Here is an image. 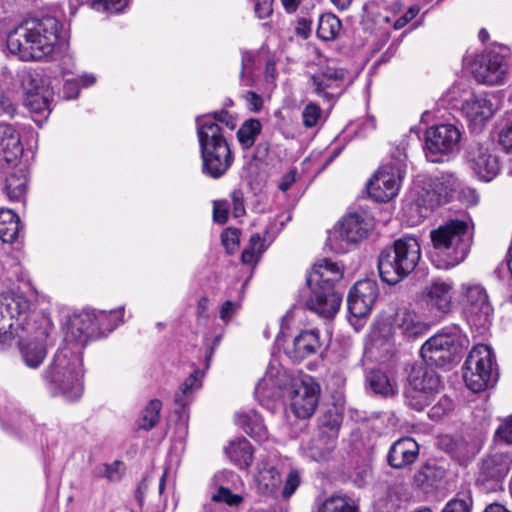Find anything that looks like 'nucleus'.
I'll return each instance as SVG.
<instances>
[{
    "mask_svg": "<svg viewBox=\"0 0 512 512\" xmlns=\"http://www.w3.org/2000/svg\"><path fill=\"white\" fill-rule=\"evenodd\" d=\"M320 348L319 334L315 330H303L287 345L285 352L293 361H301L314 354Z\"/></svg>",
    "mask_w": 512,
    "mask_h": 512,
    "instance_id": "nucleus-26",
    "label": "nucleus"
},
{
    "mask_svg": "<svg viewBox=\"0 0 512 512\" xmlns=\"http://www.w3.org/2000/svg\"><path fill=\"white\" fill-rule=\"evenodd\" d=\"M19 217L11 209H0V239L5 243L14 242L19 235Z\"/></svg>",
    "mask_w": 512,
    "mask_h": 512,
    "instance_id": "nucleus-37",
    "label": "nucleus"
},
{
    "mask_svg": "<svg viewBox=\"0 0 512 512\" xmlns=\"http://www.w3.org/2000/svg\"><path fill=\"white\" fill-rule=\"evenodd\" d=\"M60 27L54 17L26 21L9 33L7 48L23 61L41 60L54 51Z\"/></svg>",
    "mask_w": 512,
    "mask_h": 512,
    "instance_id": "nucleus-1",
    "label": "nucleus"
},
{
    "mask_svg": "<svg viewBox=\"0 0 512 512\" xmlns=\"http://www.w3.org/2000/svg\"><path fill=\"white\" fill-rule=\"evenodd\" d=\"M198 370L191 373L182 383L179 392L175 394L174 400L177 404L185 406L191 393L201 386Z\"/></svg>",
    "mask_w": 512,
    "mask_h": 512,
    "instance_id": "nucleus-46",
    "label": "nucleus"
},
{
    "mask_svg": "<svg viewBox=\"0 0 512 512\" xmlns=\"http://www.w3.org/2000/svg\"><path fill=\"white\" fill-rule=\"evenodd\" d=\"M418 455V443L411 437H404L392 444L387 455V461L394 469H404L413 464Z\"/></svg>",
    "mask_w": 512,
    "mask_h": 512,
    "instance_id": "nucleus-25",
    "label": "nucleus"
},
{
    "mask_svg": "<svg viewBox=\"0 0 512 512\" xmlns=\"http://www.w3.org/2000/svg\"><path fill=\"white\" fill-rule=\"evenodd\" d=\"M378 296L377 283L370 279L355 283L347 298L348 310L355 318L366 317Z\"/></svg>",
    "mask_w": 512,
    "mask_h": 512,
    "instance_id": "nucleus-20",
    "label": "nucleus"
},
{
    "mask_svg": "<svg viewBox=\"0 0 512 512\" xmlns=\"http://www.w3.org/2000/svg\"><path fill=\"white\" fill-rule=\"evenodd\" d=\"M124 308L107 311H82L71 315L64 328V345L72 349L83 347L90 339L100 336L106 331H112L123 322Z\"/></svg>",
    "mask_w": 512,
    "mask_h": 512,
    "instance_id": "nucleus-5",
    "label": "nucleus"
},
{
    "mask_svg": "<svg viewBox=\"0 0 512 512\" xmlns=\"http://www.w3.org/2000/svg\"><path fill=\"white\" fill-rule=\"evenodd\" d=\"M317 512H358V507L348 496L333 495L323 501Z\"/></svg>",
    "mask_w": 512,
    "mask_h": 512,
    "instance_id": "nucleus-40",
    "label": "nucleus"
},
{
    "mask_svg": "<svg viewBox=\"0 0 512 512\" xmlns=\"http://www.w3.org/2000/svg\"><path fill=\"white\" fill-rule=\"evenodd\" d=\"M198 118H210L214 123L218 124L220 128V125H224L229 130H233L237 125L236 119L224 110L215 112L213 115L199 116Z\"/></svg>",
    "mask_w": 512,
    "mask_h": 512,
    "instance_id": "nucleus-49",
    "label": "nucleus"
},
{
    "mask_svg": "<svg viewBox=\"0 0 512 512\" xmlns=\"http://www.w3.org/2000/svg\"><path fill=\"white\" fill-rule=\"evenodd\" d=\"M345 70L328 66L310 76L313 92L326 101H334L344 90Z\"/></svg>",
    "mask_w": 512,
    "mask_h": 512,
    "instance_id": "nucleus-18",
    "label": "nucleus"
},
{
    "mask_svg": "<svg viewBox=\"0 0 512 512\" xmlns=\"http://www.w3.org/2000/svg\"><path fill=\"white\" fill-rule=\"evenodd\" d=\"M23 145L16 129L7 123H0V170L9 172L10 169L21 165Z\"/></svg>",
    "mask_w": 512,
    "mask_h": 512,
    "instance_id": "nucleus-19",
    "label": "nucleus"
},
{
    "mask_svg": "<svg viewBox=\"0 0 512 512\" xmlns=\"http://www.w3.org/2000/svg\"><path fill=\"white\" fill-rule=\"evenodd\" d=\"M91 5L96 11L119 12L125 7L126 0H93Z\"/></svg>",
    "mask_w": 512,
    "mask_h": 512,
    "instance_id": "nucleus-50",
    "label": "nucleus"
},
{
    "mask_svg": "<svg viewBox=\"0 0 512 512\" xmlns=\"http://www.w3.org/2000/svg\"><path fill=\"white\" fill-rule=\"evenodd\" d=\"M30 304L22 295L7 294L0 298V341L22 337L28 322Z\"/></svg>",
    "mask_w": 512,
    "mask_h": 512,
    "instance_id": "nucleus-12",
    "label": "nucleus"
},
{
    "mask_svg": "<svg viewBox=\"0 0 512 512\" xmlns=\"http://www.w3.org/2000/svg\"><path fill=\"white\" fill-rule=\"evenodd\" d=\"M420 258L421 247L417 238L411 236L399 238L379 255L380 278L389 285H395L416 268Z\"/></svg>",
    "mask_w": 512,
    "mask_h": 512,
    "instance_id": "nucleus-7",
    "label": "nucleus"
},
{
    "mask_svg": "<svg viewBox=\"0 0 512 512\" xmlns=\"http://www.w3.org/2000/svg\"><path fill=\"white\" fill-rule=\"evenodd\" d=\"M233 202V213L235 217H241L245 214L243 195L241 191L235 190L231 193Z\"/></svg>",
    "mask_w": 512,
    "mask_h": 512,
    "instance_id": "nucleus-61",
    "label": "nucleus"
},
{
    "mask_svg": "<svg viewBox=\"0 0 512 512\" xmlns=\"http://www.w3.org/2000/svg\"><path fill=\"white\" fill-rule=\"evenodd\" d=\"M201 148L202 171L213 179L223 176L233 162L231 149L222 128L210 118H196Z\"/></svg>",
    "mask_w": 512,
    "mask_h": 512,
    "instance_id": "nucleus-6",
    "label": "nucleus"
},
{
    "mask_svg": "<svg viewBox=\"0 0 512 512\" xmlns=\"http://www.w3.org/2000/svg\"><path fill=\"white\" fill-rule=\"evenodd\" d=\"M343 277V268L328 259L318 261L309 274L307 283L311 295L306 301V307L324 318L333 317L339 310L342 293L335 290L334 285Z\"/></svg>",
    "mask_w": 512,
    "mask_h": 512,
    "instance_id": "nucleus-3",
    "label": "nucleus"
},
{
    "mask_svg": "<svg viewBox=\"0 0 512 512\" xmlns=\"http://www.w3.org/2000/svg\"><path fill=\"white\" fill-rule=\"evenodd\" d=\"M342 422V415L336 408L329 409L321 417V424L323 427L328 428L331 434L328 437L336 439L337 430Z\"/></svg>",
    "mask_w": 512,
    "mask_h": 512,
    "instance_id": "nucleus-47",
    "label": "nucleus"
},
{
    "mask_svg": "<svg viewBox=\"0 0 512 512\" xmlns=\"http://www.w3.org/2000/svg\"><path fill=\"white\" fill-rule=\"evenodd\" d=\"M471 499H452L444 507L442 512H471Z\"/></svg>",
    "mask_w": 512,
    "mask_h": 512,
    "instance_id": "nucleus-54",
    "label": "nucleus"
},
{
    "mask_svg": "<svg viewBox=\"0 0 512 512\" xmlns=\"http://www.w3.org/2000/svg\"><path fill=\"white\" fill-rule=\"evenodd\" d=\"M414 381L420 382L419 388L426 392H431L433 395L438 394L442 388L440 378L433 369L424 367L413 368L408 384L413 386Z\"/></svg>",
    "mask_w": 512,
    "mask_h": 512,
    "instance_id": "nucleus-34",
    "label": "nucleus"
},
{
    "mask_svg": "<svg viewBox=\"0 0 512 512\" xmlns=\"http://www.w3.org/2000/svg\"><path fill=\"white\" fill-rule=\"evenodd\" d=\"M322 114L321 108L314 102H309L302 111V121L306 128L316 126Z\"/></svg>",
    "mask_w": 512,
    "mask_h": 512,
    "instance_id": "nucleus-48",
    "label": "nucleus"
},
{
    "mask_svg": "<svg viewBox=\"0 0 512 512\" xmlns=\"http://www.w3.org/2000/svg\"><path fill=\"white\" fill-rule=\"evenodd\" d=\"M262 125L257 119L245 121L237 131V139L243 149L251 148L257 136L260 134Z\"/></svg>",
    "mask_w": 512,
    "mask_h": 512,
    "instance_id": "nucleus-41",
    "label": "nucleus"
},
{
    "mask_svg": "<svg viewBox=\"0 0 512 512\" xmlns=\"http://www.w3.org/2000/svg\"><path fill=\"white\" fill-rule=\"evenodd\" d=\"M435 475L434 468L430 465L421 466L414 475V482L418 487L431 485V481Z\"/></svg>",
    "mask_w": 512,
    "mask_h": 512,
    "instance_id": "nucleus-51",
    "label": "nucleus"
},
{
    "mask_svg": "<svg viewBox=\"0 0 512 512\" xmlns=\"http://www.w3.org/2000/svg\"><path fill=\"white\" fill-rule=\"evenodd\" d=\"M466 339L457 327L443 329L421 347V357L427 365L445 367L452 363Z\"/></svg>",
    "mask_w": 512,
    "mask_h": 512,
    "instance_id": "nucleus-9",
    "label": "nucleus"
},
{
    "mask_svg": "<svg viewBox=\"0 0 512 512\" xmlns=\"http://www.w3.org/2000/svg\"><path fill=\"white\" fill-rule=\"evenodd\" d=\"M495 357L492 349L479 344L470 351L464 365L463 378L473 392L485 390L495 381Z\"/></svg>",
    "mask_w": 512,
    "mask_h": 512,
    "instance_id": "nucleus-10",
    "label": "nucleus"
},
{
    "mask_svg": "<svg viewBox=\"0 0 512 512\" xmlns=\"http://www.w3.org/2000/svg\"><path fill=\"white\" fill-rule=\"evenodd\" d=\"M499 143L505 150L512 153V121L500 131Z\"/></svg>",
    "mask_w": 512,
    "mask_h": 512,
    "instance_id": "nucleus-57",
    "label": "nucleus"
},
{
    "mask_svg": "<svg viewBox=\"0 0 512 512\" xmlns=\"http://www.w3.org/2000/svg\"><path fill=\"white\" fill-rule=\"evenodd\" d=\"M406 155L399 152L396 159L383 164L368 182L369 196L377 202H387L399 192L401 180L406 168Z\"/></svg>",
    "mask_w": 512,
    "mask_h": 512,
    "instance_id": "nucleus-11",
    "label": "nucleus"
},
{
    "mask_svg": "<svg viewBox=\"0 0 512 512\" xmlns=\"http://www.w3.org/2000/svg\"><path fill=\"white\" fill-rule=\"evenodd\" d=\"M222 243L228 253L233 254L239 245V232L237 229H226L222 235Z\"/></svg>",
    "mask_w": 512,
    "mask_h": 512,
    "instance_id": "nucleus-52",
    "label": "nucleus"
},
{
    "mask_svg": "<svg viewBox=\"0 0 512 512\" xmlns=\"http://www.w3.org/2000/svg\"><path fill=\"white\" fill-rule=\"evenodd\" d=\"M395 328L405 337L414 338L426 331V325L413 311L401 309L396 313L394 320Z\"/></svg>",
    "mask_w": 512,
    "mask_h": 512,
    "instance_id": "nucleus-30",
    "label": "nucleus"
},
{
    "mask_svg": "<svg viewBox=\"0 0 512 512\" xmlns=\"http://www.w3.org/2000/svg\"><path fill=\"white\" fill-rule=\"evenodd\" d=\"M419 11H420V9L418 6L410 7L404 13V15H402L395 21V23H394L395 29H400V28L404 27L407 23H409L412 19H414L418 15Z\"/></svg>",
    "mask_w": 512,
    "mask_h": 512,
    "instance_id": "nucleus-62",
    "label": "nucleus"
},
{
    "mask_svg": "<svg viewBox=\"0 0 512 512\" xmlns=\"http://www.w3.org/2000/svg\"><path fill=\"white\" fill-rule=\"evenodd\" d=\"M161 409L162 403L159 400H151L141 412L138 419V427L144 430L154 428L159 422Z\"/></svg>",
    "mask_w": 512,
    "mask_h": 512,
    "instance_id": "nucleus-42",
    "label": "nucleus"
},
{
    "mask_svg": "<svg viewBox=\"0 0 512 512\" xmlns=\"http://www.w3.org/2000/svg\"><path fill=\"white\" fill-rule=\"evenodd\" d=\"M460 130L453 124L430 127L425 134V155L428 161L442 162L444 157L459 151Z\"/></svg>",
    "mask_w": 512,
    "mask_h": 512,
    "instance_id": "nucleus-15",
    "label": "nucleus"
},
{
    "mask_svg": "<svg viewBox=\"0 0 512 512\" xmlns=\"http://www.w3.org/2000/svg\"><path fill=\"white\" fill-rule=\"evenodd\" d=\"M373 227V219L365 212L350 213L340 223L339 237L347 244H355L367 238Z\"/></svg>",
    "mask_w": 512,
    "mask_h": 512,
    "instance_id": "nucleus-24",
    "label": "nucleus"
},
{
    "mask_svg": "<svg viewBox=\"0 0 512 512\" xmlns=\"http://www.w3.org/2000/svg\"><path fill=\"white\" fill-rule=\"evenodd\" d=\"M0 173L5 177V189L9 199L20 200L26 192L27 173L25 167L21 164L10 169L9 172L0 170Z\"/></svg>",
    "mask_w": 512,
    "mask_h": 512,
    "instance_id": "nucleus-28",
    "label": "nucleus"
},
{
    "mask_svg": "<svg viewBox=\"0 0 512 512\" xmlns=\"http://www.w3.org/2000/svg\"><path fill=\"white\" fill-rule=\"evenodd\" d=\"M466 158L469 168L481 181L493 180L500 171L498 158L482 145L470 146Z\"/></svg>",
    "mask_w": 512,
    "mask_h": 512,
    "instance_id": "nucleus-21",
    "label": "nucleus"
},
{
    "mask_svg": "<svg viewBox=\"0 0 512 512\" xmlns=\"http://www.w3.org/2000/svg\"><path fill=\"white\" fill-rule=\"evenodd\" d=\"M450 100L455 102L467 120L474 124L480 125L487 121L494 114V107L491 101L484 93H475L472 89L462 83L453 85L448 92Z\"/></svg>",
    "mask_w": 512,
    "mask_h": 512,
    "instance_id": "nucleus-13",
    "label": "nucleus"
},
{
    "mask_svg": "<svg viewBox=\"0 0 512 512\" xmlns=\"http://www.w3.org/2000/svg\"><path fill=\"white\" fill-rule=\"evenodd\" d=\"M243 498L239 494H233L228 488L220 487L208 504L204 507V512H230L225 504L232 507L242 502Z\"/></svg>",
    "mask_w": 512,
    "mask_h": 512,
    "instance_id": "nucleus-35",
    "label": "nucleus"
},
{
    "mask_svg": "<svg viewBox=\"0 0 512 512\" xmlns=\"http://www.w3.org/2000/svg\"><path fill=\"white\" fill-rule=\"evenodd\" d=\"M508 473L507 463L500 455L488 456L482 461L479 479L482 481H500Z\"/></svg>",
    "mask_w": 512,
    "mask_h": 512,
    "instance_id": "nucleus-33",
    "label": "nucleus"
},
{
    "mask_svg": "<svg viewBox=\"0 0 512 512\" xmlns=\"http://www.w3.org/2000/svg\"><path fill=\"white\" fill-rule=\"evenodd\" d=\"M366 381L375 394L383 397L394 396L398 391L396 382L380 370H372L367 374Z\"/></svg>",
    "mask_w": 512,
    "mask_h": 512,
    "instance_id": "nucleus-36",
    "label": "nucleus"
},
{
    "mask_svg": "<svg viewBox=\"0 0 512 512\" xmlns=\"http://www.w3.org/2000/svg\"><path fill=\"white\" fill-rule=\"evenodd\" d=\"M300 484V477L297 472L291 471L286 479L282 495L284 498H289L297 489Z\"/></svg>",
    "mask_w": 512,
    "mask_h": 512,
    "instance_id": "nucleus-56",
    "label": "nucleus"
},
{
    "mask_svg": "<svg viewBox=\"0 0 512 512\" xmlns=\"http://www.w3.org/2000/svg\"><path fill=\"white\" fill-rule=\"evenodd\" d=\"M495 437L505 443L512 444V416L501 423L495 432Z\"/></svg>",
    "mask_w": 512,
    "mask_h": 512,
    "instance_id": "nucleus-55",
    "label": "nucleus"
},
{
    "mask_svg": "<svg viewBox=\"0 0 512 512\" xmlns=\"http://www.w3.org/2000/svg\"><path fill=\"white\" fill-rule=\"evenodd\" d=\"M340 29V20L332 14H325L319 19L317 35L325 41L333 40L338 35Z\"/></svg>",
    "mask_w": 512,
    "mask_h": 512,
    "instance_id": "nucleus-43",
    "label": "nucleus"
},
{
    "mask_svg": "<svg viewBox=\"0 0 512 512\" xmlns=\"http://www.w3.org/2000/svg\"><path fill=\"white\" fill-rule=\"evenodd\" d=\"M83 376L82 352L69 345L57 350L45 372L53 393L71 401L79 399L83 393Z\"/></svg>",
    "mask_w": 512,
    "mask_h": 512,
    "instance_id": "nucleus-4",
    "label": "nucleus"
},
{
    "mask_svg": "<svg viewBox=\"0 0 512 512\" xmlns=\"http://www.w3.org/2000/svg\"><path fill=\"white\" fill-rule=\"evenodd\" d=\"M273 0H256L255 13L260 19L267 18L271 15Z\"/></svg>",
    "mask_w": 512,
    "mask_h": 512,
    "instance_id": "nucleus-59",
    "label": "nucleus"
},
{
    "mask_svg": "<svg viewBox=\"0 0 512 512\" xmlns=\"http://www.w3.org/2000/svg\"><path fill=\"white\" fill-rule=\"evenodd\" d=\"M248 108L253 112H259L263 106V99L261 96L253 91H248L244 96Z\"/></svg>",
    "mask_w": 512,
    "mask_h": 512,
    "instance_id": "nucleus-60",
    "label": "nucleus"
},
{
    "mask_svg": "<svg viewBox=\"0 0 512 512\" xmlns=\"http://www.w3.org/2000/svg\"><path fill=\"white\" fill-rule=\"evenodd\" d=\"M225 453L230 461L240 469H246L252 463L253 448L245 438L232 440L225 448Z\"/></svg>",
    "mask_w": 512,
    "mask_h": 512,
    "instance_id": "nucleus-31",
    "label": "nucleus"
},
{
    "mask_svg": "<svg viewBox=\"0 0 512 512\" xmlns=\"http://www.w3.org/2000/svg\"><path fill=\"white\" fill-rule=\"evenodd\" d=\"M24 105L34 113L49 114L50 104L48 99V91L43 88H35L28 90L25 94Z\"/></svg>",
    "mask_w": 512,
    "mask_h": 512,
    "instance_id": "nucleus-39",
    "label": "nucleus"
},
{
    "mask_svg": "<svg viewBox=\"0 0 512 512\" xmlns=\"http://www.w3.org/2000/svg\"><path fill=\"white\" fill-rule=\"evenodd\" d=\"M255 482L265 494H272L280 487L281 477L271 459L262 457L258 461Z\"/></svg>",
    "mask_w": 512,
    "mask_h": 512,
    "instance_id": "nucleus-27",
    "label": "nucleus"
},
{
    "mask_svg": "<svg viewBox=\"0 0 512 512\" xmlns=\"http://www.w3.org/2000/svg\"><path fill=\"white\" fill-rule=\"evenodd\" d=\"M460 186L459 179L453 173L445 172L438 176L434 183L435 192L440 198L446 199Z\"/></svg>",
    "mask_w": 512,
    "mask_h": 512,
    "instance_id": "nucleus-44",
    "label": "nucleus"
},
{
    "mask_svg": "<svg viewBox=\"0 0 512 512\" xmlns=\"http://www.w3.org/2000/svg\"><path fill=\"white\" fill-rule=\"evenodd\" d=\"M420 385V382L414 381L413 386L408 384L405 390L406 404L416 411L424 410L435 397L431 392L419 388Z\"/></svg>",
    "mask_w": 512,
    "mask_h": 512,
    "instance_id": "nucleus-38",
    "label": "nucleus"
},
{
    "mask_svg": "<svg viewBox=\"0 0 512 512\" xmlns=\"http://www.w3.org/2000/svg\"><path fill=\"white\" fill-rule=\"evenodd\" d=\"M509 58L510 52L505 47L482 54L473 69L475 79L490 86L504 84L511 70Z\"/></svg>",
    "mask_w": 512,
    "mask_h": 512,
    "instance_id": "nucleus-14",
    "label": "nucleus"
},
{
    "mask_svg": "<svg viewBox=\"0 0 512 512\" xmlns=\"http://www.w3.org/2000/svg\"><path fill=\"white\" fill-rule=\"evenodd\" d=\"M454 285L450 280L434 279L426 286L423 295L431 310L446 315L452 312Z\"/></svg>",
    "mask_w": 512,
    "mask_h": 512,
    "instance_id": "nucleus-23",
    "label": "nucleus"
},
{
    "mask_svg": "<svg viewBox=\"0 0 512 512\" xmlns=\"http://www.w3.org/2000/svg\"><path fill=\"white\" fill-rule=\"evenodd\" d=\"M453 407V403L450 398L442 397L439 402L434 405L430 410V415L432 417H440L445 414L447 411H450Z\"/></svg>",
    "mask_w": 512,
    "mask_h": 512,
    "instance_id": "nucleus-58",
    "label": "nucleus"
},
{
    "mask_svg": "<svg viewBox=\"0 0 512 512\" xmlns=\"http://www.w3.org/2000/svg\"><path fill=\"white\" fill-rule=\"evenodd\" d=\"M320 394L319 385L310 376L293 381L289 392L290 406L298 418H309L315 412Z\"/></svg>",
    "mask_w": 512,
    "mask_h": 512,
    "instance_id": "nucleus-17",
    "label": "nucleus"
},
{
    "mask_svg": "<svg viewBox=\"0 0 512 512\" xmlns=\"http://www.w3.org/2000/svg\"><path fill=\"white\" fill-rule=\"evenodd\" d=\"M435 254L439 257L437 266L449 269L462 263L473 243L474 224L469 217L446 221L430 233Z\"/></svg>",
    "mask_w": 512,
    "mask_h": 512,
    "instance_id": "nucleus-2",
    "label": "nucleus"
},
{
    "mask_svg": "<svg viewBox=\"0 0 512 512\" xmlns=\"http://www.w3.org/2000/svg\"><path fill=\"white\" fill-rule=\"evenodd\" d=\"M24 331H27L28 337H19L21 356L24 363L34 369L46 358L47 345L54 340L55 327L49 317L40 316L33 323L27 322Z\"/></svg>",
    "mask_w": 512,
    "mask_h": 512,
    "instance_id": "nucleus-8",
    "label": "nucleus"
},
{
    "mask_svg": "<svg viewBox=\"0 0 512 512\" xmlns=\"http://www.w3.org/2000/svg\"><path fill=\"white\" fill-rule=\"evenodd\" d=\"M239 309L240 303L227 300L220 307L219 317L223 322L229 323L233 316L237 314Z\"/></svg>",
    "mask_w": 512,
    "mask_h": 512,
    "instance_id": "nucleus-53",
    "label": "nucleus"
},
{
    "mask_svg": "<svg viewBox=\"0 0 512 512\" xmlns=\"http://www.w3.org/2000/svg\"><path fill=\"white\" fill-rule=\"evenodd\" d=\"M459 304L469 321L475 325L490 323L493 307L486 289L476 283H464L459 290Z\"/></svg>",
    "mask_w": 512,
    "mask_h": 512,
    "instance_id": "nucleus-16",
    "label": "nucleus"
},
{
    "mask_svg": "<svg viewBox=\"0 0 512 512\" xmlns=\"http://www.w3.org/2000/svg\"><path fill=\"white\" fill-rule=\"evenodd\" d=\"M16 111V108L10 98L5 94V92L0 88V114H6L9 116H13Z\"/></svg>",
    "mask_w": 512,
    "mask_h": 512,
    "instance_id": "nucleus-63",
    "label": "nucleus"
},
{
    "mask_svg": "<svg viewBox=\"0 0 512 512\" xmlns=\"http://www.w3.org/2000/svg\"><path fill=\"white\" fill-rule=\"evenodd\" d=\"M236 423L250 437L257 441H264L268 438V431L261 416L254 410L239 412L236 414Z\"/></svg>",
    "mask_w": 512,
    "mask_h": 512,
    "instance_id": "nucleus-29",
    "label": "nucleus"
},
{
    "mask_svg": "<svg viewBox=\"0 0 512 512\" xmlns=\"http://www.w3.org/2000/svg\"><path fill=\"white\" fill-rule=\"evenodd\" d=\"M287 374L279 366L270 363L265 375L255 388L257 400L267 407L270 402L279 399L282 395V386L287 382Z\"/></svg>",
    "mask_w": 512,
    "mask_h": 512,
    "instance_id": "nucleus-22",
    "label": "nucleus"
},
{
    "mask_svg": "<svg viewBox=\"0 0 512 512\" xmlns=\"http://www.w3.org/2000/svg\"><path fill=\"white\" fill-rule=\"evenodd\" d=\"M213 218L214 221L219 224H224L228 219V211L223 203H214L213 208Z\"/></svg>",
    "mask_w": 512,
    "mask_h": 512,
    "instance_id": "nucleus-64",
    "label": "nucleus"
},
{
    "mask_svg": "<svg viewBox=\"0 0 512 512\" xmlns=\"http://www.w3.org/2000/svg\"><path fill=\"white\" fill-rule=\"evenodd\" d=\"M96 82L93 74H83L76 79H68L64 83L63 91L66 99H74L79 94L80 87H88Z\"/></svg>",
    "mask_w": 512,
    "mask_h": 512,
    "instance_id": "nucleus-45",
    "label": "nucleus"
},
{
    "mask_svg": "<svg viewBox=\"0 0 512 512\" xmlns=\"http://www.w3.org/2000/svg\"><path fill=\"white\" fill-rule=\"evenodd\" d=\"M336 446L333 437L321 436L302 447L303 454L315 461L327 460Z\"/></svg>",
    "mask_w": 512,
    "mask_h": 512,
    "instance_id": "nucleus-32",
    "label": "nucleus"
}]
</instances>
